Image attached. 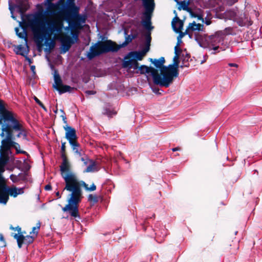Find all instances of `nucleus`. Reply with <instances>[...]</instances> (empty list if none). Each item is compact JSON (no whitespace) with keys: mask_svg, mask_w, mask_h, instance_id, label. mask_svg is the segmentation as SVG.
Returning a JSON list of instances; mask_svg holds the SVG:
<instances>
[{"mask_svg":"<svg viewBox=\"0 0 262 262\" xmlns=\"http://www.w3.org/2000/svg\"><path fill=\"white\" fill-rule=\"evenodd\" d=\"M12 147H13L16 150V154H23L28 155V154L24 150H21L20 149V145L18 143H16L13 140Z\"/></svg>","mask_w":262,"mask_h":262,"instance_id":"obj_29","label":"nucleus"},{"mask_svg":"<svg viewBox=\"0 0 262 262\" xmlns=\"http://www.w3.org/2000/svg\"><path fill=\"white\" fill-rule=\"evenodd\" d=\"M66 142H62L61 141V157H67V154H66Z\"/></svg>","mask_w":262,"mask_h":262,"instance_id":"obj_36","label":"nucleus"},{"mask_svg":"<svg viewBox=\"0 0 262 262\" xmlns=\"http://www.w3.org/2000/svg\"><path fill=\"white\" fill-rule=\"evenodd\" d=\"M150 45H146V47L142 50V51L146 54V53L149 50V47Z\"/></svg>","mask_w":262,"mask_h":262,"instance_id":"obj_49","label":"nucleus"},{"mask_svg":"<svg viewBox=\"0 0 262 262\" xmlns=\"http://www.w3.org/2000/svg\"><path fill=\"white\" fill-rule=\"evenodd\" d=\"M138 69H139L140 73L141 74L150 73V75L152 77L153 82L154 84L158 85V77H155V74L157 73V69H155L152 67H147V66L145 65H142L140 67L139 66V68Z\"/></svg>","mask_w":262,"mask_h":262,"instance_id":"obj_15","label":"nucleus"},{"mask_svg":"<svg viewBox=\"0 0 262 262\" xmlns=\"http://www.w3.org/2000/svg\"><path fill=\"white\" fill-rule=\"evenodd\" d=\"M62 162L60 166L61 177L64 181L65 187L63 191L67 190L71 192L68 200V204L62 208L63 212H69L74 217H79L78 205L82 198L81 186L88 191H93L96 189V186L93 183L89 187L83 181H79L76 174L71 170V166L68 158H61Z\"/></svg>","mask_w":262,"mask_h":262,"instance_id":"obj_1","label":"nucleus"},{"mask_svg":"<svg viewBox=\"0 0 262 262\" xmlns=\"http://www.w3.org/2000/svg\"><path fill=\"white\" fill-rule=\"evenodd\" d=\"M213 47V50H214L213 52H212V54H215L216 53V51L219 49V46H212Z\"/></svg>","mask_w":262,"mask_h":262,"instance_id":"obj_51","label":"nucleus"},{"mask_svg":"<svg viewBox=\"0 0 262 262\" xmlns=\"http://www.w3.org/2000/svg\"><path fill=\"white\" fill-rule=\"evenodd\" d=\"M177 40H178V41H177V45L176 46H178V47H179L180 44L182 42L181 38H180V39H179V38L177 37Z\"/></svg>","mask_w":262,"mask_h":262,"instance_id":"obj_59","label":"nucleus"},{"mask_svg":"<svg viewBox=\"0 0 262 262\" xmlns=\"http://www.w3.org/2000/svg\"><path fill=\"white\" fill-rule=\"evenodd\" d=\"M54 83L53 84V87L54 89H56L63 84L61 78L57 70H55L54 72Z\"/></svg>","mask_w":262,"mask_h":262,"instance_id":"obj_25","label":"nucleus"},{"mask_svg":"<svg viewBox=\"0 0 262 262\" xmlns=\"http://www.w3.org/2000/svg\"><path fill=\"white\" fill-rule=\"evenodd\" d=\"M30 26L33 32L34 38L39 48L43 46L42 42L45 40V45L49 48H45V51L50 52L55 47V43L52 39L62 33L63 23L59 20L47 17L43 14H39L30 22Z\"/></svg>","mask_w":262,"mask_h":262,"instance_id":"obj_2","label":"nucleus"},{"mask_svg":"<svg viewBox=\"0 0 262 262\" xmlns=\"http://www.w3.org/2000/svg\"><path fill=\"white\" fill-rule=\"evenodd\" d=\"M56 195L58 197V198H61V195L60 194V193L59 191H57L56 192Z\"/></svg>","mask_w":262,"mask_h":262,"instance_id":"obj_63","label":"nucleus"},{"mask_svg":"<svg viewBox=\"0 0 262 262\" xmlns=\"http://www.w3.org/2000/svg\"><path fill=\"white\" fill-rule=\"evenodd\" d=\"M90 161V162L88 164L89 165L86 167V168L84 170V172H93L94 171H98V170L96 167V162L93 160H91V161Z\"/></svg>","mask_w":262,"mask_h":262,"instance_id":"obj_27","label":"nucleus"},{"mask_svg":"<svg viewBox=\"0 0 262 262\" xmlns=\"http://www.w3.org/2000/svg\"><path fill=\"white\" fill-rule=\"evenodd\" d=\"M9 199L6 182L5 180L0 181V203L6 204Z\"/></svg>","mask_w":262,"mask_h":262,"instance_id":"obj_16","label":"nucleus"},{"mask_svg":"<svg viewBox=\"0 0 262 262\" xmlns=\"http://www.w3.org/2000/svg\"><path fill=\"white\" fill-rule=\"evenodd\" d=\"M184 10L187 11L189 14L190 13V12H192L193 11L192 10L188 7V8H186V9H185Z\"/></svg>","mask_w":262,"mask_h":262,"instance_id":"obj_62","label":"nucleus"},{"mask_svg":"<svg viewBox=\"0 0 262 262\" xmlns=\"http://www.w3.org/2000/svg\"><path fill=\"white\" fill-rule=\"evenodd\" d=\"M18 126L17 128H14L13 124H6V125L1 126L2 133L0 136L4 137L5 134L6 135L5 138L3 139L1 141V145L0 146V150H3L5 151H11V148L13 140L15 138H20L23 137V139L28 140L27 132L23 125L21 123H17Z\"/></svg>","mask_w":262,"mask_h":262,"instance_id":"obj_4","label":"nucleus"},{"mask_svg":"<svg viewBox=\"0 0 262 262\" xmlns=\"http://www.w3.org/2000/svg\"><path fill=\"white\" fill-rule=\"evenodd\" d=\"M224 250L230 254H235L236 252V246H234L232 241H227L224 245Z\"/></svg>","mask_w":262,"mask_h":262,"instance_id":"obj_19","label":"nucleus"},{"mask_svg":"<svg viewBox=\"0 0 262 262\" xmlns=\"http://www.w3.org/2000/svg\"><path fill=\"white\" fill-rule=\"evenodd\" d=\"M182 52V49L180 48V47H178V46H175L174 47V56L178 55V56H180V54Z\"/></svg>","mask_w":262,"mask_h":262,"instance_id":"obj_42","label":"nucleus"},{"mask_svg":"<svg viewBox=\"0 0 262 262\" xmlns=\"http://www.w3.org/2000/svg\"><path fill=\"white\" fill-rule=\"evenodd\" d=\"M63 127L66 131L65 138L68 140L73 150L76 154L81 156L80 152L78 151V147L80 145L77 142V136L75 129L68 125H66Z\"/></svg>","mask_w":262,"mask_h":262,"instance_id":"obj_9","label":"nucleus"},{"mask_svg":"<svg viewBox=\"0 0 262 262\" xmlns=\"http://www.w3.org/2000/svg\"><path fill=\"white\" fill-rule=\"evenodd\" d=\"M178 3L180 5V6L178 8L179 10H181V9L184 10L186 8H188V6L189 5V2H186L185 1H181L180 2H179Z\"/></svg>","mask_w":262,"mask_h":262,"instance_id":"obj_34","label":"nucleus"},{"mask_svg":"<svg viewBox=\"0 0 262 262\" xmlns=\"http://www.w3.org/2000/svg\"><path fill=\"white\" fill-rule=\"evenodd\" d=\"M10 229L12 230H16L18 232V235H20V234H23V232H21V228L19 226H17L16 227H13L12 225H11L10 226Z\"/></svg>","mask_w":262,"mask_h":262,"instance_id":"obj_40","label":"nucleus"},{"mask_svg":"<svg viewBox=\"0 0 262 262\" xmlns=\"http://www.w3.org/2000/svg\"><path fill=\"white\" fill-rule=\"evenodd\" d=\"M237 1H238V0H227V3L229 6H232L235 3L237 2Z\"/></svg>","mask_w":262,"mask_h":262,"instance_id":"obj_46","label":"nucleus"},{"mask_svg":"<svg viewBox=\"0 0 262 262\" xmlns=\"http://www.w3.org/2000/svg\"><path fill=\"white\" fill-rule=\"evenodd\" d=\"M8 193L9 197V195H10L13 198H16L18 195L24 193V188H18L15 186H12L11 187L8 186Z\"/></svg>","mask_w":262,"mask_h":262,"instance_id":"obj_18","label":"nucleus"},{"mask_svg":"<svg viewBox=\"0 0 262 262\" xmlns=\"http://www.w3.org/2000/svg\"><path fill=\"white\" fill-rule=\"evenodd\" d=\"M60 41L63 53L68 51L72 45L74 43L72 38L66 34H64L63 36L61 38Z\"/></svg>","mask_w":262,"mask_h":262,"instance_id":"obj_17","label":"nucleus"},{"mask_svg":"<svg viewBox=\"0 0 262 262\" xmlns=\"http://www.w3.org/2000/svg\"><path fill=\"white\" fill-rule=\"evenodd\" d=\"M198 20H201L202 23L204 22V19L203 18V16L202 14H198V17H196Z\"/></svg>","mask_w":262,"mask_h":262,"instance_id":"obj_50","label":"nucleus"},{"mask_svg":"<svg viewBox=\"0 0 262 262\" xmlns=\"http://www.w3.org/2000/svg\"><path fill=\"white\" fill-rule=\"evenodd\" d=\"M181 150V148L179 147H175V148H173L172 149V150L173 151H179V150Z\"/></svg>","mask_w":262,"mask_h":262,"instance_id":"obj_61","label":"nucleus"},{"mask_svg":"<svg viewBox=\"0 0 262 262\" xmlns=\"http://www.w3.org/2000/svg\"><path fill=\"white\" fill-rule=\"evenodd\" d=\"M187 35H188L189 36V37L190 38H193V36L194 35V32H191V31H190V30H189V33L187 34Z\"/></svg>","mask_w":262,"mask_h":262,"instance_id":"obj_55","label":"nucleus"},{"mask_svg":"<svg viewBox=\"0 0 262 262\" xmlns=\"http://www.w3.org/2000/svg\"><path fill=\"white\" fill-rule=\"evenodd\" d=\"M149 61L157 69L160 70V73L159 74L157 69V73L155 74V77H158L159 79L158 80V85L161 87L168 88L167 72V70L165 69V67H167V66L164 65L165 62L164 57H161L159 59L149 58Z\"/></svg>","mask_w":262,"mask_h":262,"instance_id":"obj_6","label":"nucleus"},{"mask_svg":"<svg viewBox=\"0 0 262 262\" xmlns=\"http://www.w3.org/2000/svg\"><path fill=\"white\" fill-rule=\"evenodd\" d=\"M54 83L53 84V87L54 89H56L63 84L61 78L57 70H55L54 72Z\"/></svg>","mask_w":262,"mask_h":262,"instance_id":"obj_24","label":"nucleus"},{"mask_svg":"<svg viewBox=\"0 0 262 262\" xmlns=\"http://www.w3.org/2000/svg\"><path fill=\"white\" fill-rule=\"evenodd\" d=\"M34 100L37 104H38L42 109L46 112H47V108L45 107L43 104L36 97H34Z\"/></svg>","mask_w":262,"mask_h":262,"instance_id":"obj_39","label":"nucleus"},{"mask_svg":"<svg viewBox=\"0 0 262 262\" xmlns=\"http://www.w3.org/2000/svg\"><path fill=\"white\" fill-rule=\"evenodd\" d=\"M189 14L191 17L196 18V17H198V13L193 11L190 12Z\"/></svg>","mask_w":262,"mask_h":262,"instance_id":"obj_52","label":"nucleus"},{"mask_svg":"<svg viewBox=\"0 0 262 262\" xmlns=\"http://www.w3.org/2000/svg\"><path fill=\"white\" fill-rule=\"evenodd\" d=\"M13 237L14 239H16L18 248H21L23 244L29 245L33 243L36 237L31 234L25 236L23 234L18 235L15 233Z\"/></svg>","mask_w":262,"mask_h":262,"instance_id":"obj_14","label":"nucleus"},{"mask_svg":"<svg viewBox=\"0 0 262 262\" xmlns=\"http://www.w3.org/2000/svg\"><path fill=\"white\" fill-rule=\"evenodd\" d=\"M228 66L231 67H235V68H237L238 67V64H237L236 63H228Z\"/></svg>","mask_w":262,"mask_h":262,"instance_id":"obj_56","label":"nucleus"},{"mask_svg":"<svg viewBox=\"0 0 262 262\" xmlns=\"http://www.w3.org/2000/svg\"><path fill=\"white\" fill-rule=\"evenodd\" d=\"M6 165L0 162V181L5 180L2 176V173L5 171V167Z\"/></svg>","mask_w":262,"mask_h":262,"instance_id":"obj_37","label":"nucleus"},{"mask_svg":"<svg viewBox=\"0 0 262 262\" xmlns=\"http://www.w3.org/2000/svg\"><path fill=\"white\" fill-rule=\"evenodd\" d=\"M145 54L141 51H132L124 57L122 67L129 69H137L139 68L138 60H141Z\"/></svg>","mask_w":262,"mask_h":262,"instance_id":"obj_7","label":"nucleus"},{"mask_svg":"<svg viewBox=\"0 0 262 262\" xmlns=\"http://www.w3.org/2000/svg\"><path fill=\"white\" fill-rule=\"evenodd\" d=\"M179 56H174L173 58V63L165 67V69L167 70V72L168 88L173 83L174 78L179 76Z\"/></svg>","mask_w":262,"mask_h":262,"instance_id":"obj_10","label":"nucleus"},{"mask_svg":"<svg viewBox=\"0 0 262 262\" xmlns=\"http://www.w3.org/2000/svg\"><path fill=\"white\" fill-rule=\"evenodd\" d=\"M74 89V88L71 87L69 85L62 84L61 86H59L56 90L58 91L59 94H63L68 92H71L72 90Z\"/></svg>","mask_w":262,"mask_h":262,"instance_id":"obj_28","label":"nucleus"},{"mask_svg":"<svg viewBox=\"0 0 262 262\" xmlns=\"http://www.w3.org/2000/svg\"><path fill=\"white\" fill-rule=\"evenodd\" d=\"M10 151L5 150H0V162L3 164H7L10 160L9 154Z\"/></svg>","mask_w":262,"mask_h":262,"instance_id":"obj_26","label":"nucleus"},{"mask_svg":"<svg viewBox=\"0 0 262 262\" xmlns=\"http://www.w3.org/2000/svg\"><path fill=\"white\" fill-rule=\"evenodd\" d=\"M9 9H10V11H11V13L12 14V16H12V17L13 19H15V17L13 15V8L11 6H10V7H9Z\"/></svg>","mask_w":262,"mask_h":262,"instance_id":"obj_57","label":"nucleus"},{"mask_svg":"<svg viewBox=\"0 0 262 262\" xmlns=\"http://www.w3.org/2000/svg\"><path fill=\"white\" fill-rule=\"evenodd\" d=\"M19 123L20 122L14 117L13 114L6 109L3 102L0 100V125L3 126L7 124H14L13 127L17 128V123Z\"/></svg>","mask_w":262,"mask_h":262,"instance_id":"obj_8","label":"nucleus"},{"mask_svg":"<svg viewBox=\"0 0 262 262\" xmlns=\"http://www.w3.org/2000/svg\"><path fill=\"white\" fill-rule=\"evenodd\" d=\"M138 36V33L135 30L134 33L128 35L125 37L124 42L120 45H118L116 42L110 39L104 41H98L94 46L90 47V52L88 53L87 57L91 60L103 54L109 52H116L121 48L126 46Z\"/></svg>","mask_w":262,"mask_h":262,"instance_id":"obj_3","label":"nucleus"},{"mask_svg":"<svg viewBox=\"0 0 262 262\" xmlns=\"http://www.w3.org/2000/svg\"><path fill=\"white\" fill-rule=\"evenodd\" d=\"M151 28L150 29L147 30L148 31L145 34V39H146V45H150V42L151 40V33L150 32V30L153 28V27L151 26ZM146 29V28L144 27Z\"/></svg>","mask_w":262,"mask_h":262,"instance_id":"obj_33","label":"nucleus"},{"mask_svg":"<svg viewBox=\"0 0 262 262\" xmlns=\"http://www.w3.org/2000/svg\"><path fill=\"white\" fill-rule=\"evenodd\" d=\"M81 161H82L83 162V164L85 165H86L89 164V163L90 162L89 161H91V159H90L88 156H85L84 157H81Z\"/></svg>","mask_w":262,"mask_h":262,"instance_id":"obj_41","label":"nucleus"},{"mask_svg":"<svg viewBox=\"0 0 262 262\" xmlns=\"http://www.w3.org/2000/svg\"><path fill=\"white\" fill-rule=\"evenodd\" d=\"M41 223L39 221H38L36 223V225L35 227H33L32 229V231L30 232V234L33 235L36 237H37L38 234V231L40 228Z\"/></svg>","mask_w":262,"mask_h":262,"instance_id":"obj_30","label":"nucleus"},{"mask_svg":"<svg viewBox=\"0 0 262 262\" xmlns=\"http://www.w3.org/2000/svg\"><path fill=\"white\" fill-rule=\"evenodd\" d=\"M211 46H216L223 41V37L219 35H212L209 36L207 39Z\"/></svg>","mask_w":262,"mask_h":262,"instance_id":"obj_20","label":"nucleus"},{"mask_svg":"<svg viewBox=\"0 0 262 262\" xmlns=\"http://www.w3.org/2000/svg\"><path fill=\"white\" fill-rule=\"evenodd\" d=\"M75 0H60L59 6L61 8H65L67 5H73Z\"/></svg>","mask_w":262,"mask_h":262,"instance_id":"obj_32","label":"nucleus"},{"mask_svg":"<svg viewBox=\"0 0 262 262\" xmlns=\"http://www.w3.org/2000/svg\"><path fill=\"white\" fill-rule=\"evenodd\" d=\"M14 51L17 55H20L23 56H26L29 53V48H27L26 46V48H25L22 45H18L15 46Z\"/></svg>","mask_w":262,"mask_h":262,"instance_id":"obj_21","label":"nucleus"},{"mask_svg":"<svg viewBox=\"0 0 262 262\" xmlns=\"http://www.w3.org/2000/svg\"><path fill=\"white\" fill-rule=\"evenodd\" d=\"M45 189L47 191L51 190L52 189V186L50 184H48L45 186Z\"/></svg>","mask_w":262,"mask_h":262,"instance_id":"obj_53","label":"nucleus"},{"mask_svg":"<svg viewBox=\"0 0 262 262\" xmlns=\"http://www.w3.org/2000/svg\"><path fill=\"white\" fill-rule=\"evenodd\" d=\"M235 22H236L239 26H249L252 25V21H251L249 17L248 13L244 11H238L236 17H235Z\"/></svg>","mask_w":262,"mask_h":262,"instance_id":"obj_13","label":"nucleus"},{"mask_svg":"<svg viewBox=\"0 0 262 262\" xmlns=\"http://www.w3.org/2000/svg\"><path fill=\"white\" fill-rule=\"evenodd\" d=\"M0 241L3 242L4 243V246L6 245V241L2 234H0Z\"/></svg>","mask_w":262,"mask_h":262,"instance_id":"obj_54","label":"nucleus"},{"mask_svg":"<svg viewBox=\"0 0 262 262\" xmlns=\"http://www.w3.org/2000/svg\"><path fill=\"white\" fill-rule=\"evenodd\" d=\"M237 11L230 10L227 12V15L229 17L230 19H232L235 21V17H236Z\"/></svg>","mask_w":262,"mask_h":262,"instance_id":"obj_35","label":"nucleus"},{"mask_svg":"<svg viewBox=\"0 0 262 262\" xmlns=\"http://www.w3.org/2000/svg\"><path fill=\"white\" fill-rule=\"evenodd\" d=\"M88 200L94 203H96L98 202V198L97 195L90 194L88 196Z\"/></svg>","mask_w":262,"mask_h":262,"instance_id":"obj_38","label":"nucleus"},{"mask_svg":"<svg viewBox=\"0 0 262 262\" xmlns=\"http://www.w3.org/2000/svg\"><path fill=\"white\" fill-rule=\"evenodd\" d=\"M47 1L50 6H51L53 7H55V5L51 2L53 0H47Z\"/></svg>","mask_w":262,"mask_h":262,"instance_id":"obj_58","label":"nucleus"},{"mask_svg":"<svg viewBox=\"0 0 262 262\" xmlns=\"http://www.w3.org/2000/svg\"><path fill=\"white\" fill-rule=\"evenodd\" d=\"M18 176L12 174L10 175V178L13 182L15 183L19 180L18 179Z\"/></svg>","mask_w":262,"mask_h":262,"instance_id":"obj_43","label":"nucleus"},{"mask_svg":"<svg viewBox=\"0 0 262 262\" xmlns=\"http://www.w3.org/2000/svg\"><path fill=\"white\" fill-rule=\"evenodd\" d=\"M85 93L86 94V95L88 96H89L90 95H94L96 93V91H86L85 92Z\"/></svg>","mask_w":262,"mask_h":262,"instance_id":"obj_48","label":"nucleus"},{"mask_svg":"<svg viewBox=\"0 0 262 262\" xmlns=\"http://www.w3.org/2000/svg\"><path fill=\"white\" fill-rule=\"evenodd\" d=\"M173 13L176 14V16L173 18L171 21V26L173 31L175 32L179 33L178 38H179V39H180V38H182L185 35H187V34L189 33V29H188V27L187 26V28L184 32H183L182 31V30L184 26V23L177 16V13L176 10H174Z\"/></svg>","mask_w":262,"mask_h":262,"instance_id":"obj_11","label":"nucleus"},{"mask_svg":"<svg viewBox=\"0 0 262 262\" xmlns=\"http://www.w3.org/2000/svg\"><path fill=\"white\" fill-rule=\"evenodd\" d=\"M188 29L194 32V39L197 41H202L204 40V36L200 32L205 31L204 25L201 24H196L195 21L188 24Z\"/></svg>","mask_w":262,"mask_h":262,"instance_id":"obj_12","label":"nucleus"},{"mask_svg":"<svg viewBox=\"0 0 262 262\" xmlns=\"http://www.w3.org/2000/svg\"><path fill=\"white\" fill-rule=\"evenodd\" d=\"M204 23L207 25H209L211 23V21L210 19H206Z\"/></svg>","mask_w":262,"mask_h":262,"instance_id":"obj_60","label":"nucleus"},{"mask_svg":"<svg viewBox=\"0 0 262 262\" xmlns=\"http://www.w3.org/2000/svg\"><path fill=\"white\" fill-rule=\"evenodd\" d=\"M60 117L62 118L63 123L66 124V125H68L66 113H63V114H62Z\"/></svg>","mask_w":262,"mask_h":262,"instance_id":"obj_45","label":"nucleus"},{"mask_svg":"<svg viewBox=\"0 0 262 262\" xmlns=\"http://www.w3.org/2000/svg\"><path fill=\"white\" fill-rule=\"evenodd\" d=\"M64 9L63 14L65 19L69 26L73 29L78 28L80 26V21L81 17L79 15V8L73 5H67Z\"/></svg>","mask_w":262,"mask_h":262,"instance_id":"obj_5","label":"nucleus"},{"mask_svg":"<svg viewBox=\"0 0 262 262\" xmlns=\"http://www.w3.org/2000/svg\"><path fill=\"white\" fill-rule=\"evenodd\" d=\"M103 114L107 116L110 118H112L114 115L117 114V112L114 110L105 108L103 112Z\"/></svg>","mask_w":262,"mask_h":262,"instance_id":"obj_31","label":"nucleus"},{"mask_svg":"<svg viewBox=\"0 0 262 262\" xmlns=\"http://www.w3.org/2000/svg\"><path fill=\"white\" fill-rule=\"evenodd\" d=\"M16 7L18 9V11L23 16L24 13L29 9L30 6L27 1H21L17 5Z\"/></svg>","mask_w":262,"mask_h":262,"instance_id":"obj_22","label":"nucleus"},{"mask_svg":"<svg viewBox=\"0 0 262 262\" xmlns=\"http://www.w3.org/2000/svg\"><path fill=\"white\" fill-rule=\"evenodd\" d=\"M24 167L26 169V170H29L31 167L30 165L26 162V160H25L24 162Z\"/></svg>","mask_w":262,"mask_h":262,"instance_id":"obj_47","label":"nucleus"},{"mask_svg":"<svg viewBox=\"0 0 262 262\" xmlns=\"http://www.w3.org/2000/svg\"><path fill=\"white\" fill-rule=\"evenodd\" d=\"M35 69V67L34 66H31V70L32 72H34Z\"/></svg>","mask_w":262,"mask_h":262,"instance_id":"obj_64","label":"nucleus"},{"mask_svg":"<svg viewBox=\"0 0 262 262\" xmlns=\"http://www.w3.org/2000/svg\"><path fill=\"white\" fill-rule=\"evenodd\" d=\"M23 31L21 32H18L19 31V28H15V31L16 32V35L21 39H24L25 41V46L27 47V48H29L28 45V37H27V32L25 29V28L22 27Z\"/></svg>","mask_w":262,"mask_h":262,"instance_id":"obj_23","label":"nucleus"},{"mask_svg":"<svg viewBox=\"0 0 262 262\" xmlns=\"http://www.w3.org/2000/svg\"><path fill=\"white\" fill-rule=\"evenodd\" d=\"M18 176H19L20 178V179L23 181L27 180V176H28L27 173H25L24 174L19 173Z\"/></svg>","mask_w":262,"mask_h":262,"instance_id":"obj_44","label":"nucleus"}]
</instances>
